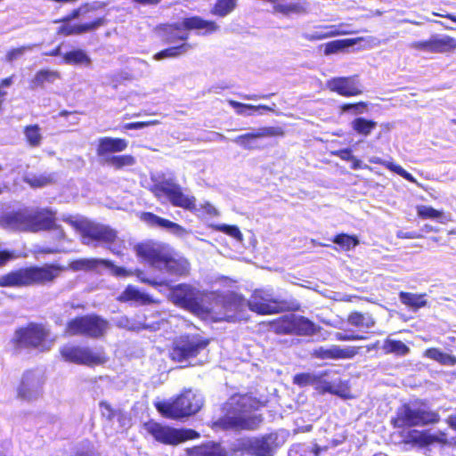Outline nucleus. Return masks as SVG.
Masks as SVG:
<instances>
[{
  "instance_id": "1",
  "label": "nucleus",
  "mask_w": 456,
  "mask_h": 456,
  "mask_svg": "<svg viewBox=\"0 0 456 456\" xmlns=\"http://www.w3.org/2000/svg\"><path fill=\"white\" fill-rule=\"evenodd\" d=\"M137 255L154 269L173 276L189 273L190 263L167 244L147 241L135 247Z\"/></svg>"
},
{
  "instance_id": "2",
  "label": "nucleus",
  "mask_w": 456,
  "mask_h": 456,
  "mask_svg": "<svg viewBox=\"0 0 456 456\" xmlns=\"http://www.w3.org/2000/svg\"><path fill=\"white\" fill-rule=\"evenodd\" d=\"M218 29L219 26L216 22L203 20L199 16L185 18L182 21L172 24H160L155 28V31L161 40L169 45L178 41L187 43L190 30H196L198 35L207 36Z\"/></svg>"
},
{
  "instance_id": "3",
  "label": "nucleus",
  "mask_w": 456,
  "mask_h": 456,
  "mask_svg": "<svg viewBox=\"0 0 456 456\" xmlns=\"http://www.w3.org/2000/svg\"><path fill=\"white\" fill-rule=\"evenodd\" d=\"M61 267L46 265L42 267L20 268L0 276L1 287H28L53 281Z\"/></svg>"
},
{
  "instance_id": "4",
  "label": "nucleus",
  "mask_w": 456,
  "mask_h": 456,
  "mask_svg": "<svg viewBox=\"0 0 456 456\" xmlns=\"http://www.w3.org/2000/svg\"><path fill=\"white\" fill-rule=\"evenodd\" d=\"M6 220L10 227L19 231L36 232L54 228L57 239L65 237L63 230L55 227L50 211L47 209L16 212L9 215Z\"/></svg>"
},
{
  "instance_id": "5",
  "label": "nucleus",
  "mask_w": 456,
  "mask_h": 456,
  "mask_svg": "<svg viewBox=\"0 0 456 456\" xmlns=\"http://www.w3.org/2000/svg\"><path fill=\"white\" fill-rule=\"evenodd\" d=\"M203 405V397L191 389L184 390L173 401H163L155 403L158 411L169 419H181L198 412Z\"/></svg>"
},
{
  "instance_id": "6",
  "label": "nucleus",
  "mask_w": 456,
  "mask_h": 456,
  "mask_svg": "<svg viewBox=\"0 0 456 456\" xmlns=\"http://www.w3.org/2000/svg\"><path fill=\"white\" fill-rule=\"evenodd\" d=\"M229 404L233 408V412L224 419L226 428L254 429L258 424L256 416H251L250 411L257 408V403L250 396L239 395L231 398Z\"/></svg>"
},
{
  "instance_id": "7",
  "label": "nucleus",
  "mask_w": 456,
  "mask_h": 456,
  "mask_svg": "<svg viewBox=\"0 0 456 456\" xmlns=\"http://www.w3.org/2000/svg\"><path fill=\"white\" fill-rule=\"evenodd\" d=\"M439 419L438 413L422 405L409 403L398 408L396 417L392 419L391 423L395 428H402L436 423Z\"/></svg>"
},
{
  "instance_id": "8",
  "label": "nucleus",
  "mask_w": 456,
  "mask_h": 456,
  "mask_svg": "<svg viewBox=\"0 0 456 456\" xmlns=\"http://www.w3.org/2000/svg\"><path fill=\"white\" fill-rule=\"evenodd\" d=\"M208 340L199 335H185L177 338L173 343L171 357L174 361L188 362L191 365L202 363L195 358L207 349Z\"/></svg>"
},
{
  "instance_id": "9",
  "label": "nucleus",
  "mask_w": 456,
  "mask_h": 456,
  "mask_svg": "<svg viewBox=\"0 0 456 456\" xmlns=\"http://www.w3.org/2000/svg\"><path fill=\"white\" fill-rule=\"evenodd\" d=\"M50 332L43 325L30 323L25 328L17 330L12 337V343L17 348H38L49 350L54 339H49Z\"/></svg>"
},
{
  "instance_id": "10",
  "label": "nucleus",
  "mask_w": 456,
  "mask_h": 456,
  "mask_svg": "<svg viewBox=\"0 0 456 456\" xmlns=\"http://www.w3.org/2000/svg\"><path fill=\"white\" fill-rule=\"evenodd\" d=\"M109 328L107 320L96 314H89L69 321L65 332L69 336L80 335L99 338L105 335Z\"/></svg>"
},
{
  "instance_id": "11",
  "label": "nucleus",
  "mask_w": 456,
  "mask_h": 456,
  "mask_svg": "<svg viewBox=\"0 0 456 456\" xmlns=\"http://www.w3.org/2000/svg\"><path fill=\"white\" fill-rule=\"evenodd\" d=\"M143 428L157 442L167 445H177L186 440L199 436L195 430L175 428L153 420L144 423Z\"/></svg>"
},
{
  "instance_id": "12",
  "label": "nucleus",
  "mask_w": 456,
  "mask_h": 456,
  "mask_svg": "<svg viewBox=\"0 0 456 456\" xmlns=\"http://www.w3.org/2000/svg\"><path fill=\"white\" fill-rule=\"evenodd\" d=\"M67 221L80 234L81 241L85 245H91L94 241L112 242L116 239V232L104 224L88 220Z\"/></svg>"
},
{
  "instance_id": "13",
  "label": "nucleus",
  "mask_w": 456,
  "mask_h": 456,
  "mask_svg": "<svg viewBox=\"0 0 456 456\" xmlns=\"http://www.w3.org/2000/svg\"><path fill=\"white\" fill-rule=\"evenodd\" d=\"M61 354L67 362L87 366L101 365L107 362L102 349L67 345L61 348Z\"/></svg>"
},
{
  "instance_id": "14",
  "label": "nucleus",
  "mask_w": 456,
  "mask_h": 456,
  "mask_svg": "<svg viewBox=\"0 0 456 456\" xmlns=\"http://www.w3.org/2000/svg\"><path fill=\"white\" fill-rule=\"evenodd\" d=\"M232 300L238 306L247 305L251 311L261 314L278 313L283 307L281 305L282 302L273 298L272 293L262 289L255 290L251 298L248 301L237 295L232 296Z\"/></svg>"
},
{
  "instance_id": "15",
  "label": "nucleus",
  "mask_w": 456,
  "mask_h": 456,
  "mask_svg": "<svg viewBox=\"0 0 456 456\" xmlns=\"http://www.w3.org/2000/svg\"><path fill=\"white\" fill-rule=\"evenodd\" d=\"M274 329L280 334L311 336L318 331L315 324L307 318L294 314L284 315L275 324Z\"/></svg>"
},
{
  "instance_id": "16",
  "label": "nucleus",
  "mask_w": 456,
  "mask_h": 456,
  "mask_svg": "<svg viewBox=\"0 0 456 456\" xmlns=\"http://www.w3.org/2000/svg\"><path fill=\"white\" fill-rule=\"evenodd\" d=\"M152 191L157 197L166 195L174 206L186 209H192L195 207V198L183 194L181 187L169 180L156 184Z\"/></svg>"
},
{
  "instance_id": "17",
  "label": "nucleus",
  "mask_w": 456,
  "mask_h": 456,
  "mask_svg": "<svg viewBox=\"0 0 456 456\" xmlns=\"http://www.w3.org/2000/svg\"><path fill=\"white\" fill-rule=\"evenodd\" d=\"M43 384L44 380L38 372L27 371L17 389L18 397L26 401L38 398L42 394Z\"/></svg>"
},
{
  "instance_id": "18",
  "label": "nucleus",
  "mask_w": 456,
  "mask_h": 456,
  "mask_svg": "<svg viewBox=\"0 0 456 456\" xmlns=\"http://www.w3.org/2000/svg\"><path fill=\"white\" fill-rule=\"evenodd\" d=\"M278 435L271 433L262 437L247 440L243 444L245 448L256 456H273L278 446Z\"/></svg>"
},
{
  "instance_id": "19",
  "label": "nucleus",
  "mask_w": 456,
  "mask_h": 456,
  "mask_svg": "<svg viewBox=\"0 0 456 456\" xmlns=\"http://www.w3.org/2000/svg\"><path fill=\"white\" fill-rule=\"evenodd\" d=\"M282 134L283 132L280 127L265 126L256 129L255 132L240 134L235 137L232 142L245 150H254L257 148L256 144V139L279 136Z\"/></svg>"
},
{
  "instance_id": "20",
  "label": "nucleus",
  "mask_w": 456,
  "mask_h": 456,
  "mask_svg": "<svg viewBox=\"0 0 456 456\" xmlns=\"http://www.w3.org/2000/svg\"><path fill=\"white\" fill-rule=\"evenodd\" d=\"M327 87L343 96H355L362 93L359 82L353 77H334L327 81Z\"/></svg>"
},
{
  "instance_id": "21",
  "label": "nucleus",
  "mask_w": 456,
  "mask_h": 456,
  "mask_svg": "<svg viewBox=\"0 0 456 456\" xmlns=\"http://www.w3.org/2000/svg\"><path fill=\"white\" fill-rule=\"evenodd\" d=\"M357 354V349L353 346L340 347L332 345L329 347L320 346L312 352V355L315 358L326 359H350Z\"/></svg>"
},
{
  "instance_id": "22",
  "label": "nucleus",
  "mask_w": 456,
  "mask_h": 456,
  "mask_svg": "<svg viewBox=\"0 0 456 456\" xmlns=\"http://www.w3.org/2000/svg\"><path fill=\"white\" fill-rule=\"evenodd\" d=\"M346 26L340 24L338 26H319L314 30L305 31L301 34V37L307 41H318L325 38L349 34L350 31L346 28Z\"/></svg>"
},
{
  "instance_id": "23",
  "label": "nucleus",
  "mask_w": 456,
  "mask_h": 456,
  "mask_svg": "<svg viewBox=\"0 0 456 456\" xmlns=\"http://www.w3.org/2000/svg\"><path fill=\"white\" fill-rule=\"evenodd\" d=\"M141 219L150 226L166 229L178 237H183L187 234V231L178 224L159 217L150 212L142 213Z\"/></svg>"
},
{
  "instance_id": "24",
  "label": "nucleus",
  "mask_w": 456,
  "mask_h": 456,
  "mask_svg": "<svg viewBox=\"0 0 456 456\" xmlns=\"http://www.w3.org/2000/svg\"><path fill=\"white\" fill-rule=\"evenodd\" d=\"M128 142L125 139L103 137L99 140L97 154L105 159L110 153L125 151Z\"/></svg>"
},
{
  "instance_id": "25",
  "label": "nucleus",
  "mask_w": 456,
  "mask_h": 456,
  "mask_svg": "<svg viewBox=\"0 0 456 456\" xmlns=\"http://www.w3.org/2000/svg\"><path fill=\"white\" fill-rule=\"evenodd\" d=\"M273 12L281 13L283 16H290L291 14L306 13V6L300 2H292L288 0H280L273 6Z\"/></svg>"
},
{
  "instance_id": "26",
  "label": "nucleus",
  "mask_w": 456,
  "mask_h": 456,
  "mask_svg": "<svg viewBox=\"0 0 456 456\" xmlns=\"http://www.w3.org/2000/svg\"><path fill=\"white\" fill-rule=\"evenodd\" d=\"M431 53H446L456 49V39L447 35L430 37Z\"/></svg>"
},
{
  "instance_id": "27",
  "label": "nucleus",
  "mask_w": 456,
  "mask_h": 456,
  "mask_svg": "<svg viewBox=\"0 0 456 456\" xmlns=\"http://www.w3.org/2000/svg\"><path fill=\"white\" fill-rule=\"evenodd\" d=\"M104 24V19L99 18L96 20L86 23V24H81V25H63L60 28L59 32L65 35H77V34H83L94 29H96L97 28L102 26Z\"/></svg>"
},
{
  "instance_id": "28",
  "label": "nucleus",
  "mask_w": 456,
  "mask_h": 456,
  "mask_svg": "<svg viewBox=\"0 0 456 456\" xmlns=\"http://www.w3.org/2000/svg\"><path fill=\"white\" fill-rule=\"evenodd\" d=\"M61 75L56 70L52 69H40L30 81V88L36 89L37 87H45L46 84H53L55 80L59 79Z\"/></svg>"
},
{
  "instance_id": "29",
  "label": "nucleus",
  "mask_w": 456,
  "mask_h": 456,
  "mask_svg": "<svg viewBox=\"0 0 456 456\" xmlns=\"http://www.w3.org/2000/svg\"><path fill=\"white\" fill-rule=\"evenodd\" d=\"M118 299L121 302L134 301L141 305H148L153 302L151 297L134 286H127L126 289L119 295Z\"/></svg>"
},
{
  "instance_id": "30",
  "label": "nucleus",
  "mask_w": 456,
  "mask_h": 456,
  "mask_svg": "<svg viewBox=\"0 0 456 456\" xmlns=\"http://www.w3.org/2000/svg\"><path fill=\"white\" fill-rule=\"evenodd\" d=\"M193 48V45L190 43H182L175 46L164 49L153 55L155 61H161L167 58H178L182 55H185Z\"/></svg>"
},
{
  "instance_id": "31",
  "label": "nucleus",
  "mask_w": 456,
  "mask_h": 456,
  "mask_svg": "<svg viewBox=\"0 0 456 456\" xmlns=\"http://www.w3.org/2000/svg\"><path fill=\"white\" fill-rule=\"evenodd\" d=\"M100 265L110 266L111 262L109 260L98 258H81L71 262L69 265L73 271L94 270Z\"/></svg>"
},
{
  "instance_id": "32",
  "label": "nucleus",
  "mask_w": 456,
  "mask_h": 456,
  "mask_svg": "<svg viewBox=\"0 0 456 456\" xmlns=\"http://www.w3.org/2000/svg\"><path fill=\"white\" fill-rule=\"evenodd\" d=\"M426 294H414L411 292H400V301L413 310H418L427 305Z\"/></svg>"
},
{
  "instance_id": "33",
  "label": "nucleus",
  "mask_w": 456,
  "mask_h": 456,
  "mask_svg": "<svg viewBox=\"0 0 456 456\" xmlns=\"http://www.w3.org/2000/svg\"><path fill=\"white\" fill-rule=\"evenodd\" d=\"M424 356L431 360H434L442 365L451 367L456 365V356L445 354L438 348L432 347L427 349L424 352Z\"/></svg>"
},
{
  "instance_id": "34",
  "label": "nucleus",
  "mask_w": 456,
  "mask_h": 456,
  "mask_svg": "<svg viewBox=\"0 0 456 456\" xmlns=\"http://www.w3.org/2000/svg\"><path fill=\"white\" fill-rule=\"evenodd\" d=\"M23 181L33 188H41L53 183L55 181L53 174H27Z\"/></svg>"
},
{
  "instance_id": "35",
  "label": "nucleus",
  "mask_w": 456,
  "mask_h": 456,
  "mask_svg": "<svg viewBox=\"0 0 456 456\" xmlns=\"http://www.w3.org/2000/svg\"><path fill=\"white\" fill-rule=\"evenodd\" d=\"M370 162H371L373 164L382 165V166L386 167L387 169H389L390 171L395 172L397 175H401L402 177H403L407 181H409L411 183H414L417 185L420 186V184L417 182V180L410 173H408L406 170H404L399 165H396V164H395L393 162H390V161L383 160L382 159H380L379 157L371 158L370 159Z\"/></svg>"
},
{
  "instance_id": "36",
  "label": "nucleus",
  "mask_w": 456,
  "mask_h": 456,
  "mask_svg": "<svg viewBox=\"0 0 456 456\" xmlns=\"http://www.w3.org/2000/svg\"><path fill=\"white\" fill-rule=\"evenodd\" d=\"M351 127L357 134L367 137L377 127V122L364 118H356L351 122Z\"/></svg>"
},
{
  "instance_id": "37",
  "label": "nucleus",
  "mask_w": 456,
  "mask_h": 456,
  "mask_svg": "<svg viewBox=\"0 0 456 456\" xmlns=\"http://www.w3.org/2000/svg\"><path fill=\"white\" fill-rule=\"evenodd\" d=\"M347 322L358 328L370 329L374 326L375 321L370 314L353 312L348 315Z\"/></svg>"
},
{
  "instance_id": "38",
  "label": "nucleus",
  "mask_w": 456,
  "mask_h": 456,
  "mask_svg": "<svg viewBox=\"0 0 456 456\" xmlns=\"http://www.w3.org/2000/svg\"><path fill=\"white\" fill-rule=\"evenodd\" d=\"M382 350L386 354H394L398 356L406 355L410 352L409 346H407L403 342L391 338H387L384 341Z\"/></svg>"
},
{
  "instance_id": "39",
  "label": "nucleus",
  "mask_w": 456,
  "mask_h": 456,
  "mask_svg": "<svg viewBox=\"0 0 456 456\" xmlns=\"http://www.w3.org/2000/svg\"><path fill=\"white\" fill-rule=\"evenodd\" d=\"M63 60L66 64L86 66H89L91 64V58L87 55V53L85 51L81 49H77L66 53L63 55Z\"/></svg>"
},
{
  "instance_id": "40",
  "label": "nucleus",
  "mask_w": 456,
  "mask_h": 456,
  "mask_svg": "<svg viewBox=\"0 0 456 456\" xmlns=\"http://www.w3.org/2000/svg\"><path fill=\"white\" fill-rule=\"evenodd\" d=\"M417 214L423 219H438L442 224L451 221L450 216L433 208L432 207L420 205L417 207Z\"/></svg>"
},
{
  "instance_id": "41",
  "label": "nucleus",
  "mask_w": 456,
  "mask_h": 456,
  "mask_svg": "<svg viewBox=\"0 0 456 456\" xmlns=\"http://www.w3.org/2000/svg\"><path fill=\"white\" fill-rule=\"evenodd\" d=\"M105 163L110 167L120 169L135 164V159L131 155H117L105 158Z\"/></svg>"
},
{
  "instance_id": "42",
  "label": "nucleus",
  "mask_w": 456,
  "mask_h": 456,
  "mask_svg": "<svg viewBox=\"0 0 456 456\" xmlns=\"http://www.w3.org/2000/svg\"><path fill=\"white\" fill-rule=\"evenodd\" d=\"M187 456H224L219 446L203 445L188 450Z\"/></svg>"
},
{
  "instance_id": "43",
  "label": "nucleus",
  "mask_w": 456,
  "mask_h": 456,
  "mask_svg": "<svg viewBox=\"0 0 456 456\" xmlns=\"http://www.w3.org/2000/svg\"><path fill=\"white\" fill-rule=\"evenodd\" d=\"M333 242L340 246L344 250H350L359 244V240L356 236L341 233L333 239Z\"/></svg>"
},
{
  "instance_id": "44",
  "label": "nucleus",
  "mask_w": 456,
  "mask_h": 456,
  "mask_svg": "<svg viewBox=\"0 0 456 456\" xmlns=\"http://www.w3.org/2000/svg\"><path fill=\"white\" fill-rule=\"evenodd\" d=\"M236 2L237 0H218L213 9V13L224 17L234 10Z\"/></svg>"
},
{
  "instance_id": "45",
  "label": "nucleus",
  "mask_w": 456,
  "mask_h": 456,
  "mask_svg": "<svg viewBox=\"0 0 456 456\" xmlns=\"http://www.w3.org/2000/svg\"><path fill=\"white\" fill-rule=\"evenodd\" d=\"M26 139L30 146L37 147L40 145L42 141V134L38 126H28L24 131Z\"/></svg>"
},
{
  "instance_id": "46",
  "label": "nucleus",
  "mask_w": 456,
  "mask_h": 456,
  "mask_svg": "<svg viewBox=\"0 0 456 456\" xmlns=\"http://www.w3.org/2000/svg\"><path fill=\"white\" fill-rule=\"evenodd\" d=\"M211 227L216 231L222 232L236 240L241 242L243 240V235L240 231L239 227L236 225H229V224H212Z\"/></svg>"
},
{
  "instance_id": "47",
  "label": "nucleus",
  "mask_w": 456,
  "mask_h": 456,
  "mask_svg": "<svg viewBox=\"0 0 456 456\" xmlns=\"http://www.w3.org/2000/svg\"><path fill=\"white\" fill-rule=\"evenodd\" d=\"M293 381L301 387L318 385L321 383V377L314 373H300L294 377Z\"/></svg>"
},
{
  "instance_id": "48",
  "label": "nucleus",
  "mask_w": 456,
  "mask_h": 456,
  "mask_svg": "<svg viewBox=\"0 0 456 456\" xmlns=\"http://www.w3.org/2000/svg\"><path fill=\"white\" fill-rule=\"evenodd\" d=\"M133 275H135L137 279L143 283H147L154 288H157L159 286H167L168 284L167 281L164 278L161 279H150L146 276V273L139 269H135L133 271Z\"/></svg>"
},
{
  "instance_id": "49",
  "label": "nucleus",
  "mask_w": 456,
  "mask_h": 456,
  "mask_svg": "<svg viewBox=\"0 0 456 456\" xmlns=\"http://www.w3.org/2000/svg\"><path fill=\"white\" fill-rule=\"evenodd\" d=\"M100 409L102 417L109 421H112L115 419H120L123 418V412L114 410L110 404L106 402H102L100 403Z\"/></svg>"
},
{
  "instance_id": "50",
  "label": "nucleus",
  "mask_w": 456,
  "mask_h": 456,
  "mask_svg": "<svg viewBox=\"0 0 456 456\" xmlns=\"http://www.w3.org/2000/svg\"><path fill=\"white\" fill-rule=\"evenodd\" d=\"M351 45H353V43L349 39L335 40V41L329 42L328 44L325 45L324 54L330 55L332 53H336L341 51L342 49H344L345 47L349 46Z\"/></svg>"
},
{
  "instance_id": "51",
  "label": "nucleus",
  "mask_w": 456,
  "mask_h": 456,
  "mask_svg": "<svg viewBox=\"0 0 456 456\" xmlns=\"http://www.w3.org/2000/svg\"><path fill=\"white\" fill-rule=\"evenodd\" d=\"M36 46L37 45H28L12 49L6 53L5 60L8 62H12L23 56L27 52H31Z\"/></svg>"
},
{
  "instance_id": "52",
  "label": "nucleus",
  "mask_w": 456,
  "mask_h": 456,
  "mask_svg": "<svg viewBox=\"0 0 456 456\" xmlns=\"http://www.w3.org/2000/svg\"><path fill=\"white\" fill-rule=\"evenodd\" d=\"M178 292L180 293V296L182 297V300L184 303L188 304H195L199 305L197 302V297H195L193 289L188 286V285H180L177 289Z\"/></svg>"
},
{
  "instance_id": "53",
  "label": "nucleus",
  "mask_w": 456,
  "mask_h": 456,
  "mask_svg": "<svg viewBox=\"0 0 456 456\" xmlns=\"http://www.w3.org/2000/svg\"><path fill=\"white\" fill-rule=\"evenodd\" d=\"M366 108H367V104L363 102H357V103L343 104L340 107L342 113L352 111L355 115L364 113L366 110Z\"/></svg>"
},
{
  "instance_id": "54",
  "label": "nucleus",
  "mask_w": 456,
  "mask_h": 456,
  "mask_svg": "<svg viewBox=\"0 0 456 456\" xmlns=\"http://www.w3.org/2000/svg\"><path fill=\"white\" fill-rule=\"evenodd\" d=\"M228 103L236 110L239 115H245L247 110H253L255 108V105L245 104L233 100H229Z\"/></svg>"
},
{
  "instance_id": "55",
  "label": "nucleus",
  "mask_w": 456,
  "mask_h": 456,
  "mask_svg": "<svg viewBox=\"0 0 456 456\" xmlns=\"http://www.w3.org/2000/svg\"><path fill=\"white\" fill-rule=\"evenodd\" d=\"M335 338L337 340L339 341H351V340H361L364 339L365 338L363 336H360L354 333H342V332H337L335 334Z\"/></svg>"
},
{
  "instance_id": "56",
  "label": "nucleus",
  "mask_w": 456,
  "mask_h": 456,
  "mask_svg": "<svg viewBox=\"0 0 456 456\" xmlns=\"http://www.w3.org/2000/svg\"><path fill=\"white\" fill-rule=\"evenodd\" d=\"M159 124L158 120H151L147 122H133L125 125V129H142L149 126H154Z\"/></svg>"
},
{
  "instance_id": "57",
  "label": "nucleus",
  "mask_w": 456,
  "mask_h": 456,
  "mask_svg": "<svg viewBox=\"0 0 456 456\" xmlns=\"http://www.w3.org/2000/svg\"><path fill=\"white\" fill-rule=\"evenodd\" d=\"M107 268H110L111 272L116 276H131L133 275V271H128L125 268L115 266L112 263L110 266H106Z\"/></svg>"
},
{
  "instance_id": "58",
  "label": "nucleus",
  "mask_w": 456,
  "mask_h": 456,
  "mask_svg": "<svg viewBox=\"0 0 456 456\" xmlns=\"http://www.w3.org/2000/svg\"><path fill=\"white\" fill-rule=\"evenodd\" d=\"M117 325L120 328H125L127 330H136L137 327L131 323L130 320L126 316H121L117 321Z\"/></svg>"
},
{
  "instance_id": "59",
  "label": "nucleus",
  "mask_w": 456,
  "mask_h": 456,
  "mask_svg": "<svg viewBox=\"0 0 456 456\" xmlns=\"http://www.w3.org/2000/svg\"><path fill=\"white\" fill-rule=\"evenodd\" d=\"M411 47L418 50L427 51L431 53L430 39L427 41H419L411 44Z\"/></svg>"
},
{
  "instance_id": "60",
  "label": "nucleus",
  "mask_w": 456,
  "mask_h": 456,
  "mask_svg": "<svg viewBox=\"0 0 456 456\" xmlns=\"http://www.w3.org/2000/svg\"><path fill=\"white\" fill-rule=\"evenodd\" d=\"M334 155L338 156L341 159L347 160V161H350L351 159H354V156L352 155L351 151L349 149H344V150L338 151L334 152Z\"/></svg>"
},
{
  "instance_id": "61",
  "label": "nucleus",
  "mask_w": 456,
  "mask_h": 456,
  "mask_svg": "<svg viewBox=\"0 0 456 456\" xmlns=\"http://www.w3.org/2000/svg\"><path fill=\"white\" fill-rule=\"evenodd\" d=\"M396 236L400 239H418L421 237L420 234L415 232H408L403 231H398Z\"/></svg>"
},
{
  "instance_id": "62",
  "label": "nucleus",
  "mask_w": 456,
  "mask_h": 456,
  "mask_svg": "<svg viewBox=\"0 0 456 456\" xmlns=\"http://www.w3.org/2000/svg\"><path fill=\"white\" fill-rule=\"evenodd\" d=\"M203 208H204L205 212L209 216H217L219 215L218 210L210 203H206L203 206Z\"/></svg>"
},
{
  "instance_id": "63",
  "label": "nucleus",
  "mask_w": 456,
  "mask_h": 456,
  "mask_svg": "<svg viewBox=\"0 0 456 456\" xmlns=\"http://www.w3.org/2000/svg\"><path fill=\"white\" fill-rule=\"evenodd\" d=\"M13 257L9 251H0V266L4 265L8 260Z\"/></svg>"
},
{
  "instance_id": "64",
  "label": "nucleus",
  "mask_w": 456,
  "mask_h": 456,
  "mask_svg": "<svg viewBox=\"0 0 456 456\" xmlns=\"http://www.w3.org/2000/svg\"><path fill=\"white\" fill-rule=\"evenodd\" d=\"M446 422L452 429L456 430V415L449 416Z\"/></svg>"
}]
</instances>
